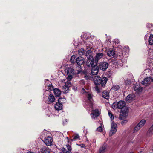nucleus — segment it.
Instances as JSON below:
<instances>
[{"mask_svg":"<svg viewBox=\"0 0 153 153\" xmlns=\"http://www.w3.org/2000/svg\"><path fill=\"white\" fill-rule=\"evenodd\" d=\"M82 93H85V96L87 98V100L85 102V107L86 108H91L89 110L93 109V99H92L93 95L91 92L88 91V89L85 87L83 88L81 91Z\"/></svg>","mask_w":153,"mask_h":153,"instance_id":"f257e3e1","label":"nucleus"},{"mask_svg":"<svg viewBox=\"0 0 153 153\" xmlns=\"http://www.w3.org/2000/svg\"><path fill=\"white\" fill-rule=\"evenodd\" d=\"M82 71L81 68L77 67L75 70L72 67L68 68L66 72L68 75L67 79L68 80H71L73 78V76L74 75L79 74Z\"/></svg>","mask_w":153,"mask_h":153,"instance_id":"f03ea898","label":"nucleus"},{"mask_svg":"<svg viewBox=\"0 0 153 153\" xmlns=\"http://www.w3.org/2000/svg\"><path fill=\"white\" fill-rule=\"evenodd\" d=\"M93 81L96 85H101V86L103 87L106 84L107 79L105 77H104L102 79L100 76H97L94 78Z\"/></svg>","mask_w":153,"mask_h":153,"instance_id":"7ed1b4c3","label":"nucleus"},{"mask_svg":"<svg viewBox=\"0 0 153 153\" xmlns=\"http://www.w3.org/2000/svg\"><path fill=\"white\" fill-rule=\"evenodd\" d=\"M45 85L46 87L47 88L48 90L52 91L53 89L54 94L56 96L59 97L61 95V91L58 88H55L53 89L51 82L47 79L45 81Z\"/></svg>","mask_w":153,"mask_h":153,"instance_id":"20e7f679","label":"nucleus"},{"mask_svg":"<svg viewBox=\"0 0 153 153\" xmlns=\"http://www.w3.org/2000/svg\"><path fill=\"white\" fill-rule=\"evenodd\" d=\"M125 102L124 101H120L117 103H114L112 105V107L114 109L117 108L120 109H123L124 110L123 108L125 106Z\"/></svg>","mask_w":153,"mask_h":153,"instance_id":"39448f33","label":"nucleus"},{"mask_svg":"<svg viewBox=\"0 0 153 153\" xmlns=\"http://www.w3.org/2000/svg\"><path fill=\"white\" fill-rule=\"evenodd\" d=\"M97 62H96V60L94 59L93 57H90L87 58L86 62V65L88 67H92L97 64Z\"/></svg>","mask_w":153,"mask_h":153,"instance_id":"423d86ee","label":"nucleus"},{"mask_svg":"<svg viewBox=\"0 0 153 153\" xmlns=\"http://www.w3.org/2000/svg\"><path fill=\"white\" fill-rule=\"evenodd\" d=\"M122 110V112L120 114L119 118L120 119L124 120L128 116V110L127 108L125 107Z\"/></svg>","mask_w":153,"mask_h":153,"instance_id":"0eeeda50","label":"nucleus"},{"mask_svg":"<svg viewBox=\"0 0 153 153\" xmlns=\"http://www.w3.org/2000/svg\"><path fill=\"white\" fill-rule=\"evenodd\" d=\"M146 120L144 119L142 120L136 126L134 129V132H136L138 131L146 123Z\"/></svg>","mask_w":153,"mask_h":153,"instance_id":"6e6552de","label":"nucleus"},{"mask_svg":"<svg viewBox=\"0 0 153 153\" xmlns=\"http://www.w3.org/2000/svg\"><path fill=\"white\" fill-rule=\"evenodd\" d=\"M111 128L110 130L109 136H111L115 134L117 131V126L116 123L114 122H112L111 124Z\"/></svg>","mask_w":153,"mask_h":153,"instance_id":"1a4fd4ad","label":"nucleus"},{"mask_svg":"<svg viewBox=\"0 0 153 153\" xmlns=\"http://www.w3.org/2000/svg\"><path fill=\"white\" fill-rule=\"evenodd\" d=\"M152 77L149 76L145 78L143 81L141 83L143 85L147 86L150 84L152 81Z\"/></svg>","mask_w":153,"mask_h":153,"instance_id":"9d476101","label":"nucleus"},{"mask_svg":"<svg viewBox=\"0 0 153 153\" xmlns=\"http://www.w3.org/2000/svg\"><path fill=\"white\" fill-rule=\"evenodd\" d=\"M108 64L106 62H102L99 63V68L103 71H105L108 68Z\"/></svg>","mask_w":153,"mask_h":153,"instance_id":"9b49d317","label":"nucleus"},{"mask_svg":"<svg viewBox=\"0 0 153 153\" xmlns=\"http://www.w3.org/2000/svg\"><path fill=\"white\" fill-rule=\"evenodd\" d=\"M143 89L142 87H140L139 83H136L135 85L133 88V90L136 91L137 92H142Z\"/></svg>","mask_w":153,"mask_h":153,"instance_id":"f8f14e48","label":"nucleus"},{"mask_svg":"<svg viewBox=\"0 0 153 153\" xmlns=\"http://www.w3.org/2000/svg\"><path fill=\"white\" fill-rule=\"evenodd\" d=\"M62 99L59 98L58 100V102H56L55 105V109L57 110H61L62 108V105L60 102Z\"/></svg>","mask_w":153,"mask_h":153,"instance_id":"ddd939ff","label":"nucleus"},{"mask_svg":"<svg viewBox=\"0 0 153 153\" xmlns=\"http://www.w3.org/2000/svg\"><path fill=\"white\" fill-rule=\"evenodd\" d=\"M76 61L77 64L79 65L77 67H80L81 68V65L85 63L84 58L82 57H79L76 59Z\"/></svg>","mask_w":153,"mask_h":153,"instance_id":"4468645a","label":"nucleus"},{"mask_svg":"<svg viewBox=\"0 0 153 153\" xmlns=\"http://www.w3.org/2000/svg\"><path fill=\"white\" fill-rule=\"evenodd\" d=\"M44 141L45 143L47 145L51 146L52 145L53 140L51 137L47 136L45 137Z\"/></svg>","mask_w":153,"mask_h":153,"instance_id":"2eb2a0df","label":"nucleus"},{"mask_svg":"<svg viewBox=\"0 0 153 153\" xmlns=\"http://www.w3.org/2000/svg\"><path fill=\"white\" fill-rule=\"evenodd\" d=\"M92 112L91 114V117L92 118L94 119L100 115V111L97 109L94 110H92Z\"/></svg>","mask_w":153,"mask_h":153,"instance_id":"dca6fc26","label":"nucleus"},{"mask_svg":"<svg viewBox=\"0 0 153 153\" xmlns=\"http://www.w3.org/2000/svg\"><path fill=\"white\" fill-rule=\"evenodd\" d=\"M135 97V95L133 94H130L126 97V101L128 102H130L134 100Z\"/></svg>","mask_w":153,"mask_h":153,"instance_id":"f3484780","label":"nucleus"},{"mask_svg":"<svg viewBox=\"0 0 153 153\" xmlns=\"http://www.w3.org/2000/svg\"><path fill=\"white\" fill-rule=\"evenodd\" d=\"M91 73L93 75L97 74L99 71L98 66L97 65L92 67Z\"/></svg>","mask_w":153,"mask_h":153,"instance_id":"a211bd4d","label":"nucleus"},{"mask_svg":"<svg viewBox=\"0 0 153 153\" xmlns=\"http://www.w3.org/2000/svg\"><path fill=\"white\" fill-rule=\"evenodd\" d=\"M104 54L103 53H96L95 59L96 62L98 63V61L104 57Z\"/></svg>","mask_w":153,"mask_h":153,"instance_id":"6ab92c4d","label":"nucleus"},{"mask_svg":"<svg viewBox=\"0 0 153 153\" xmlns=\"http://www.w3.org/2000/svg\"><path fill=\"white\" fill-rule=\"evenodd\" d=\"M153 135V124L149 128L148 130L146 133V136L147 137H151Z\"/></svg>","mask_w":153,"mask_h":153,"instance_id":"aec40b11","label":"nucleus"},{"mask_svg":"<svg viewBox=\"0 0 153 153\" xmlns=\"http://www.w3.org/2000/svg\"><path fill=\"white\" fill-rule=\"evenodd\" d=\"M152 71L150 69H147L144 70V73L145 75L148 76V77L149 76L152 77Z\"/></svg>","mask_w":153,"mask_h":153,"instance_id":"412c9836","label":"nucleus"},{"mask_svg":"<svg viewBox=\"0 0 153 153\" xmlns=\"http://www.w3.org/2000/svg\"><path fill=\"white\" fill-rule=\"evenodd\" d=\"M55 100V98L54 97L52 94L49 95L48 99V102L51 103L53 102Z\"/></svg>","mask_w":153,"mask_h":153,"instance_id":"4be33fe9","label":"nucleus"},{"mask_svg":"<svg viewBox=\"0 0 153 153\" xmlns=\"http://www.w3.org/2000/svg\"><path fill=\"white\" fill-rule=\"evenodd\" d=\"M119 59L120 58H118V59L113 61V63L117 67L121 66L122 65L121 61Z\"/></svg>","mask_w":153,"mask_h":153,"instance_id":"5701e85b","label":"nucleus"},{"mask_svg":"<svg viewBox=\"0 0 153 153\" xmlns=\"http://www.w3.org/2000/svg\"><path fill=\"white\" fill-rule=\"evenodd\" d=\"M107 54L109 56H111L115 54V51L113 50L109 49L107 51Z\"/></svg>","mask_w":153,"mask_h":153,"instance_id":"b1692460","label":"nucleus"},{"mask_svg":"<svg viewBox=\"0 0 153 153\" xmlns=\"http://www.w3.org/2000/svg\"><path fill=\"white\" fill-rule=\"evenodd\" d=\"M102 95L103 97L105 99H108L109 98V93L106 91H104L102 92Z\"/></svg>","mask_w":153,"mask_h":153,"instance_id":"393cba45","label":"nucleus"},{"mask_svg":"<svg viewBox=\"0 0 153 153\" xmlns=\"http://www.w3.org/2000/svg\"><path fill=\"white\" fill-rule=\"evenodd\" d=\"M92 51L90 49L88 50L86 52L85 56L87 58H89L90 57H93L91 54Z\"/></svg>","mask_w":153,"mask_h":153,"instance_id":"a878e982","label":"nucleus"},{"mask_svg":"<svg viewBox=\"0 0 153 153\" xmlns=\"http://www.w3.org/2000/svg\"><path fill=\"white\" fill-rule=\"evenodd\" d=\"M148 42L150 45H153V35H151L149 39Z\"/></svg>","mask_w":153,"mask_h":153,"instance_id":"bb28decb","label":"nucleus"},{"mask_svg":"<svg viewBox=\"0 0 153 153\" xmlns=\"http://www.w3.org/2000/svg\"><path fill=\"white\" fill-rule=\"evenodd\" d=\"M106 148V145H103L102 147L100 149L99 152L100 153L103 152L105 150Z\"/></svg>","mask_w":153,"mask_h":153,"instance_id":"cd10ccee","label":"nucleus"},{"mask_svg":"<svg viewBox=\"0 0 153 153\" xmlns=\"http://www.w3.org/2000/svg\"><path fill=\"white\" fill-rule=\"evenodd\" d=\"M120 86L118 85H113L111 88V89L114 90L115 91L119 89Z\"/></svg>","mask_w":153,"mask_h":153,"instance_id":"c85d7f7f","label":"nucleus"},{"mask_svg":"<svg viewBox=\"0 0 153 153\" xmlns=\"http://www.w3.org/2000/svg\"><path fill=\"white\" fill-rule=\"evenodd\" d=\"M80 137L78 134H76L74 136L73 139H71V140L73 141H76L77 140H78L79 139Z\"/></svg>","mask_w":153,"mask_h":153,"instance_id":"c756f323","label":"nucleus"},{"mask_svg":"<svg viewBox=\"0 0 153 153\" xmlns=\"http://www.w3.org/2000/svg\"><path fill=\"white\" fill-rule=\"evenodd\" d=\"M65 83V86L69 88L71 86V83L70 81L71 80H68Z\"/></svg>","mask_w":153,"mask_h":153,"instance_id":"7c9ffc66","label":"nucleus"},{"mask_svg":"<svg viewBox=\"0 0 153 153\" xmlns=\"http://www.w3.org/2000/svg\"><path fill=\"white\" fill-rule=\"evenodd\" d=\"M85 51L83 49H81L78 51V53L79 55L82 56L85 53Z\"/></svg>","mask_w":153,"mask_h":153,"instance_id":"2f4dec72","label":"nucleus"},{"mask_svg":"<svg viewBox=\"0 0 153 153\" xmlns=\"http://www.w3.org/2000/svg\"><path fill=\"white\" fill-rule=\"evenodd\" d=\"M62 90L65 93H68L69 90V88L66 87V86L64 85L63 87Z\"/></svg>","mask_w":153,"mask_h":153,"instance_id":"473e14b6","label":"nucleus"},{"mask_svg":"<svg viewBox=\"0 0 153 153\" xmlns=\"http://www.w3.org/2000/svg\"><path fill=\"white\" fill-rule=\"evenodd\" d=\"M131 83V81L130 79H126L125 81V84L126 86L130 85Z\"/></svg>","mask_w":153,"mask_h":153,"instance_id":"72a5a7b5","label":"nucleus"},{"mask_svg":"<svg viewBox=\"0 0 153 153\" xmlns=\"http://www.w3.org/2000/svg\"><path fill=\"white\" fill-rule=\"evenodd\" d=\"M76 57L75 55H73L71 56V59H70V61L72 63H74L75 62V58Z\"/></svg>","mask_w":153,"mask_h":153,"instance_id":"f704fd0d","label":"nucleus"},{"mask_svg":"<svg viewBox=\"0 0 153 153\" xmlns=\"http://www.w3.org/2000/svg\"><path fill=\"white\" fill-rule=\"evenodd\" d=\"M108 114L109 117H110V118L111 120H113L114 118V117L113 115V114H112L111 111H108Z\"/></svg>","mask_w":153,"mask_h":153,"instance_id":"c9c22d12","label":"nucleus"},{"mask_svg":"<svg viewBox=\"0 0 153 153\" xmlns=\"http://www.w3.org/2000/svg\"><path fill=\"white\" fill-rule=\"evenodd\" d=\"M148 54L149 55L151 56H153V50H149L148 52Z\"/></svg>","mask_w":153,"mask_h":153,"instance_id":"e433bc0d","label":"nucleus"},{"mask_svg":"<svg viewBox=\"0 0 153 153\" xmlns=\"http://www.w3.org/2000/svg\"><path fill=\"white\" fill-rule=\"evenodd\" d=\"M97 131L99 132H101L102 131V128L101 126L98 128L97 129Z\"/></svg>","mask_w":153,"mask_h":153,"instance_id":"4c0bfd02","label":"nucleus"},{"mask_svg":"<svg viewBox=\"0 0 153 153\" xmlns=\"http://www.w3.org/2000/svg\"><path fill=\"white\" fill-rule=\"evenodd\" d=\"M62 150L63 152L65 153H69V151L66 150L64 148H63Z\"/></svg>","mask_w":153,"mask_h":153,"instance_id":"58836bf2","label":"nucleus"},{"mask_svg":"<svg viewBox=\"0 0 153 153\" xmlns=\"http://www.w3.org/2000/svg\"><path fill=\"white\" fill-rule=\"evenodd\" d=\"M66 147L67 148V150L69 151V152H70V151H71V148L70 146L69 145H66Z\"/></svg>","mask_w":153,"mask_h":153,"instance_id":"ea45409f","label":"nucleus"},{"mask_svg":"<svg viewBox=\"0 0 153 153\" xmlns=\"http://www.w3.org/2000/svg\"><path fill=\"white\" fill-rule=\"evenodd\" d=\"M95 90L97 92V93H99L100 92V89L96 85L95 88Z\"/></svg>","mask_w":153,"mask_h":153,"instance_id":"a19ab883","label":"nucleus"},{"mask_svg":"<svg viewBox=\"0 0 153 153\" xmlns=\"http://www.w3.org/2000/svg\"><path fill=\"white\" fill-rule=\"evenodd\" d=\"M84 77L87 80L90 79L91 78L90 76H89L87 75H85L84 76Z\"/></svg>","mask_w":153,"mask_h":153,"instance_id":"79ce46f5","label":"nucleus"},{"mask_svg":"<svg viewBox=\"0 0 153 153\" xmlns=\"http://www.w3.org/2000/svg\"><path fill=\"white\" fill-rule=\"evenodd\" d=\"M123 120L122 122L121 123L122 125H124L125 123H126L127 121L128 120Z\"/></svg>","mask_w":153,"mask_h":153,"instance_id":"37998d69","label":"nucleus"},{"mask_svg":"<svg viewBox=\"0 0 153 153\" xmlns=\"http://www.w3.org/2000/svg\"><path fill=\"white\" fill-rule=\"evenodd\" d=\"M113 42H114L116 44V43L118 44L119 42V40L117 39H114Z\"/></svg>","mask_w":153,"mask_h":153,"instance_id":"c03bdc74","label":"nucleus"},{"mask_svg":"<svg viewBox=\"0 0 153 153\" xmlns=\"http://www.w3.org/2000/svg\"><path fill=\"white\" fill-rule=\"evenodd\" d=\"M80 84L82 85H84L85 84V83L84 81L83 80H81L80 82Z\"/></svg>","mask_w":153,"mask_h":153,"instance_id":"a18cd8bd","label":"nucleus"},{"mask_svg":"<svg viewBox=\"0 0 153 153\" xmlns=\"http://www.w3.org/2000/svg\"><path fill=\"white\" fill-rule=\"evenodd\" d=\"M82 148H85V146L83 144H81L79 145Z\"/></svg>","mask_w":153,"mask_h":153,"instance_id":"49530a36","label":"nucleus"},{"mask_svg":"<svg viewBox=\"0 0 153 153\" xmlns=\"http://www.w3.org/2000/svg\"><path fill=\"white\" fill-rule=\"evenodd\" d=\"M73 89L74 90V91H76L77 89V87H74V86H73Z\"/></svg>","mask_w":153,"mask_h":153,"instance_id":"de8ad7c7","label":"nucleus"},{"mask_svg":"<svg viewBox=\"0 0 153 153\" xmlns=\"http://www.w3.org/2000/svg\"><path fill=\"white\" fill-rule=\"evenodd\" d=\"M118 55L120 57V58L123 57V54L122 53L120 54L119 53Z\"/></svg>","mask_w":153,"mask_h":153,"instance_id":"09e8293b","label":"nucleus"},{"mask_svg":"<svg viewBox=\"0 0 153 153\" xmlns=\"http://www.w3.org/2000/svg\"><path fill=\"white\" fill-rule=\"evenodd\" d=\"M43 149L42 150V151H45V150H46V149L45 148H43Z\"/></svg>","mask_w":153,"mask_h":153,"instance_id":"8fccbe9b","label":"nucleus"},{"mask_svg":"<svg viewBox=\"0 0 153 153\" xmlns=\"http://www.w3.org/2000/svg\"><path fill=\"white\" fill-rule=\"evenodd\" d=\"M151 25H152L151 24H150L149 25V26H151Z\"/></svg>","mask_w":153,"mask_h":153,"instance_id":"3c124183","label":"nucleus"},{"mask_svg":"<svg viewBox=\"0 0 153 153\" xmlns=\"http://www.w3.org/2000/svg\"><path fill=\"white\" fill-rule=\"evenodd\" d=\"M65 122H67V121L66 120H65Z\"/></svg>","mask_w":153,"mask_h":153,"instance_id":"603ef678","label":"nucleus"}]
</instances>
